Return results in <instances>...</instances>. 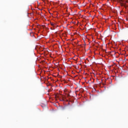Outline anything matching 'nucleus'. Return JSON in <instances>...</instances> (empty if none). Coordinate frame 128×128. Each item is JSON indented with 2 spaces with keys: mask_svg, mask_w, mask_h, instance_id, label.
<instances>
[{
  "mask_svg": "<svg viewBox=\"0 0 128 128\" xmlns=\"http://www.w3.org/2000/svg\"><path fill=\"white\" fill-rule=\"evenodd\" d=\"M122 6H124V8H126V6H126V4H122Z\"/></svg>",
  "mask_w": 128,
  "mask_h": 128,
  "instance_id": "1",
  "label": "nucleus"
},
{
  "mask_svg": "<svg viewBox=\"0 0 128 128\" xmlns=\"http://www.w3.org/2000/svg\"><path fill=\"white\" fill-rule=\"evenodd\" d=\"M126 2H128V1H126Z\"/></svg>",
  "mask_w": 128,
  "mask_h": 128,
  "instance_id": "4",
  "label": "nucleus"
},
{
  "mask_svg": "<svg viewBox=\"0 0 128 128\" xmlns=\"http://www.w3.org/2000/svg\"><path fill=\"white\" fill-rule=\"evenodd\" d=\"M51 25L52 26H54V24H52V23H51Z\"/></svg>",
  "mask_w": 128,
  "mask_h": 128,
  "instance_id": "2",
  "label": "nucleus"
},
{
  "mask_svg": "<svg viewBox=\"0 0 128 128\" xmlns=\"http://www.w3.org/2000/svg\"><path fill=\"white\" fill-rule=\"evenodd\" d=\"M67 96H70V94H68Z\"/></svg>",
  "mask_w": 128,
  "mask_h": 128,
  "instance_id": "3",
  "label": "nucleus"
}]
</instances>
